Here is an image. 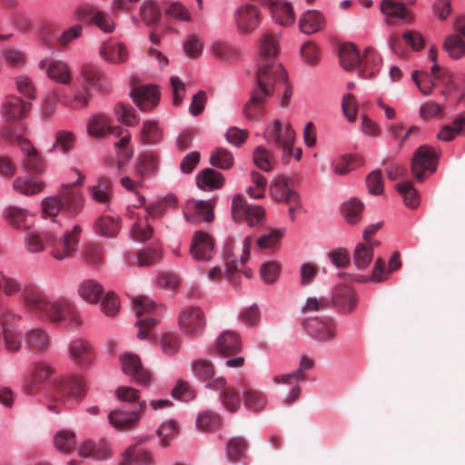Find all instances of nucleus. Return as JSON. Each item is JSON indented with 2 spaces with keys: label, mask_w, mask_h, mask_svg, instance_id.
<instances>
[{
  "label": "nucleus",
  "mask_w": 465,
  "mask_h": 465,
  "mask_svg": "<svg viewBox=\"0 0 465 465\" xmlns=\"http://www.w3.org/2000/svg\"><path fill=\"white\" fill-rule=\"evenodd\" d=\"M279 33L265 32L260 38L258 70L256 73V86L251 94L250 100L243 107L244 115L251 120H257L264 114V104L272 97L276 90L283 88L282 105H288L291 91L286 85L287 74L282 64L276 63Z\"/></svg>",
  "instance_id": "1"
},
{
  "label": "nucleus",
  "mask_w": 465,
  "mask_h": 465,
  "mask_svg": "<svg viewBox=\"0 0 465 465\" xmlns=\"http://www.w3.org/2000/svg\"><path fill=\"white\" fill-rule=\"evenodd\" d=\"M69 300L64 298L52 299L40 287L34 283L25 285L23 304L33 316L51 323L64 321V312Z\"/></svg>",
  "instance_id": "2"
},
{
  "label": "nucleus",
  "mask_w": 465,
  "mask_h": 465,
  "mask_svg": "<svg viewBox=\"0 0 465 465\" xmlns=\"http://www.w3.org/2000/svg\"><path fill=\"white\" fill-rule=\"evenodd\" d=\"M104 73L94 64H84L80 66L77 80L80 86L73 94H64L61 102L64 105L79 110L86 108L91 99V89L96 87L104 79Z\"/></svg>",
  "instance_id": "3"
},
{
  "label": "nucleus",
  "mask_w": 465,
  "mask_h": 465,
  "mask_svg": "<svg viewBox=\"0 0 465 465\" xmlns=\"http://www.w3.org/2000/svg\"><path fill=\"white\" fill-rule=\"evenodd\" d=\"M295 135L291 124L288 123L282 126L279 120H275L264 132L267 142L282 152V161L285 163H288L292 157L297 161L302 158V148L293 146Z\"/></svg>",
  "instance_id": "4"
},
{
  "label": "nucleus",
  "mask_w": 465,
  "mask_h": 465,
  "mask_svg": "<svg viewBox=\"0 0 465 465\" xmlns=\"http://www.w3.org/2000/svg\"><path fill=\"white\" fill-rule=\"evenodd\" d=\"M134 310L138 318H141L135 325L139 328L137 337L141 340L145 339L151 329L156 326L160 320L157 317L158 312H162L163 306L154 303L146 296H138L133 300Z\"/></svg>",
  "instance_id": "5"
},
{
  "label": "nucleus",
  "mask_w": 465,
  "mask_h": 465,
  "mask_svg": "<svg viewBox=\"0 0 465 465\" xmlns=\"http://www.w3.org/2000/svg\"><path fill=\"white\" fill-rule=\"evenodd\" d=\"M81 232L82 228L79 225H74L72 231L65 232L59 238L50 237L47 245L50 248L51 255L58 261L73 257L77 250Z\"/></svg>",
  "instance_id": "6"
},
{
  "label": "nucleus",
  "mask_w": 465,
  "mask_h": 465,
  "mask_svg": "<svg viewBox=\"0 0 465 465\" xmlns=\"http://www.w3.org/2000/svg\"><path fill=\"white\" fill-rule=\"evenodd\" d=\"M77 173L79 178L76 182L64 185L59 191L62 213L70 218L77 216L84 207L83 194L75 187L83 185L84 175L78 172Z\"/></svg>",
  "instance_id": "7"
},
{
  "label": "nucleus",
  "mask_w": 465,
  "mask_h": 465,
  "mask_svg": "<svg viewBox=\"0 0 465 465\" xmlns=\"http://www.w3.org/2000/svg\"><path fill=\"white\" fill-rule=\"evenodd\" d=\"M86 394V386L84 379L78 375L63 378L57 383L56 399L64 404L80 402Z\"/></svg>",
  "instance_id": "8"
},
{
  "label": "nucleus",
  "mask_w": 465,
  "mask_h": 465,
  "mask_svg": "<svg viewBox=\"0 0 465 465\" xmlns=\"http://www.w3.org/2000/svg\"><path fill=\"white\" fill-rule=\"evenodd\" d=\"M146 409V401H141L133 410L117 409L108 415L110 424L119 431H127L134 429L139 422L142 414Z\"/></svg>",
  "instance_id": "9"
},
{
  "label": "nucleus",
  "mask_w": 465,
  "mask_h": 465,
  "mask_svg": "<svg viewBox=\"0 0 465 465\" xmlns=\"http://www.w3.org/2000/svg\"><path fill=\"white\" fill-rule=\"evenodd\" d=\"M271 194L278 202H285L289 205L292 221L295 219L294 212L300 207L299 196L292 189L291 181L284 176L276 177L270 187Z\"/></svg>",
  "instance_id": "10"
},
{
  "label": "nucleus",
  "mask_w": 465,
  "mask_h": 465,
  "mask_svg": "<svg viewBox=\"0 0 465 465\" xmlns=\"http://www.w3.org/2000/svg\"><path fill=\"white\" fill-rule=\"evenodd\" d=\"M437 153L427 145L420 146L411 161V173L418 181L425 179V173H433L436 171Z\"/></svg>",
  "instance_id": "11"
},
{
  "label": "nucleus",
  "mask_w": 465,
  "mask_h": 465,
  "mask_svg": "<svg viewBox=\"0 0 465 465\" xmlns=\"http://www.w3.org/2000/svg\"><path fill=\"white\" fill-rule=\"evenodd\" d=\"M234 21L236 28L241 34L250 35L259 27L262 15L255 5L246 4L237 8Z\"/></svg>",
  "instance_id": "12"
},
{
  "label": "nucleus",
  "mask_w": 465,
  "mask_h": 465,
  "mask_svg": "<svg viewBox=\"0 0 465 465\" xmlns=\"http://www.w3.org/2000/svg\"><path fill=\"white\" fill-rule=\"evenodd\" d=\"M179 325L188 336H198L205 328L206 321L203 312L199 307H187L179 316Z\"/></svg>",
  "instance_id": "13"
},
{
  "label": "nucleus",
  "mask_w": 465,
  "mask_h": 465,
  "mask_svg": "<svg viewBox=\"0 0 465 465\" xmlns=\"http://www.w3.org/2000/svg\"><path fill=\"white\" fill-rule=\"evenodd\" d=\"M214 245L210 234L203 231H196L191 240L189 253L194 261L208 262L215 253Z\"/></svg>",
  "instance_id": "14"
},
{
  "label": "nucleus",
  "mask_w": 465,
  "mask_h": 465,
  "mask_svg": "<svg viewBox=\"0 0 465 465\" xmlns=\"http://www.w3.org/2000/svg\"><path fill=\"white\" fill-rule=\"evenodd\" d=\"M306 332L313 339L326 342L332 341L336 336L337 327L331 318L319 320L317 318L307 319L303 322Z\"/></svg>",
  "instance_id": "15"
},
{
  "label": "nucleus",
  "mask_w": 465,
  "mask_h": 465,
  "mask_svg": "<svg viewBox=\"0 0 465 465\" xmlns=\"http://www.w3.org/2000/svg\"><path fill=\"white\" fill-rule=\"evenodd\" d=\"M183 216L192 224H197L202 222L210 223L214 219L213 205L209 201H188L183 211Z\"/></svg>",
  "instance_id": "16"
},
{
  "label": "nucleus",
  "mask_w": 465,
  "mask_h": 465,
  "mask_svg": "<svg viewBox=\"0 0 465 465\" xmlns=\"http://www.w3.org/2000/svg\"><path fill=\"white\" fill-rule=\"evenodd\" d=\"M54 373V369L46 361H37L32 364L29 377L23 386V391L26 395H33L38 389V385L48 380Z\"/></svg>",
  "instance_id": "17"
},
{
  "label": "nucleus",
  "mask_w": 465,
  "mask_h": 465,
  "mask_svg": "<svg viewBox=\"0 0 465 465\" xmlns=\"http://www.w3.org/2000/svg\"><path fill=\"white\" fill-rule=\"evenodd\" d=\"M41 70L45 71L47 76L54 82L70 85L73 82V74L69 64L61 60H42L39 63Z\"/></svg>",
  "instance_id": "18"
},
{
  "label": "nucleus",
  "mask_w": 465,
  "mask_h": 465,
  "mask_svg": "<svg viewBox=\"0 0 465 465\" xmlns=\"http://www.w3.org/2000/svg\"><path fill=\"white\" fill-rule=\"evenodd\" d=\"M123 371L131 376L138 384L148 385L151 381V373L143 368L140 358L133 353H127L122 356Z\"/></svg>",
  "instance_id": "19"
},
{
  "label": "nucleus",
  "mask_w": 465,
  "mask_h": 465,
  "mask_svg": "<svg viewBox=\"0 0 465 465\" xmlns=\"http://www.w3.org/2000/svg\"><path fill=\"white\" fill-rule=\"evenodd\" d=\"M415 0H382L381 12L387 16L386 24L393 25V18H399L406 23L413 19L411 14L406 8L405 4H412Z\"/></svg>",
  "instance_id": "20"
},
{
  "label": "nucleus",
  "mask_w": 465,
  "mask_h": 465,
  "mask_svg": "<svg viewBox=\"0 0 465 465\" xmlns=\"http://www.w3.org/2000/svg\"><path fill=\"white\" fill-rule=\"evenodd\" d=\"M99 54L110 64H123L129 59V50L122 42L105 41L99 47Z\"/></svg>",
  "instance_id": "21"
},
{
  "label": "nucleus",
  "mask_w": 465,
  "mask_h": 465,
  "mask_svg": "<svg viewBox=\"0 0 465 465\" xmlns=\"http://www.w3.org/2000/svg\"><path fill=\"white\" fill-rule=\"evenodd\" d=\"M25 343L29 351L44 354L51 347V337L45 329L35 327L25 332Z\"/></svg>",
  "instance_id": "22"
},
{
  "label": "nucleus",
  "mask_w": 465,
  "mask_h": 465,
  "mask_svg": "<svg viewBox=\"0 0 465 465\" xmlns=\"http://www.w3.org/2000/svg\"><path fill=\"white\" fill-rule=\"evenodd\" d=\"M226 381L223 377H219L210 381L207 387L215 391L223 390L220 399L224 408L230 412H236L240 406L241 401L238 391L232 387H225Z\"/></svg>",
  "instance_id": "23"
},
{
  "label": "nucleus",
  "mask_w": 465,
  "mask_h": 465,
  "mask_svg": "<svg viewBox=\"0 0 465 465\" xmlns=\"http://www.w3.org/2000/svg\"><path fill=\"white\" fill-rule=\"evenodd\" d=\"M131 96L142 111H150L159 103L160 93L155 86L141 85L131 92Z\"/></svg>",
  "instance_id": "24"
},
{
  "label": "nucleus",
  "mask_w": 465,
  "mask_h": 465,
  "mask_svg": "<svg viewBox=\"0 0 465 465\" xmlns=\"http://www.w3.org/2000/svg\"><path fill=\"white\" fill-rule=\"evenodd\" d=\"M162 16V9L155 0H143L138 9V17L132 16L135 25L142 23L146 27L153 28Z\"/></svg>",
  "instance_id": "25"
},
{
  "label": "nucleus",
  "mask_w": 465,
  "mask_h": 465,
  "mask_svg": "<svg viewBox=\"0 0 465 465\" xmlns=\"http://www.w3.org/2000/svg\"><path fill=\"white\" fill-rule=\"evenodd\" d=\"M16 143L25 157L23 160L24 167L35 173H43L44 161L31 143L20 135L17 136Z\"/></svg>",
  "instance_id": "26"
},
{
  "label": "nucleus",
  "mask_w": 465,
  "mask_h": 465,
  "mask_svg": "<svg viewBox=\"0 0 465 465\" xmlns=\"http://www.w3.org/2000/svg\"><path fill=\"white\" fill-rule=\"evenodd\" d=\"M70 355L73 361L80 367L85 368L92 364L94 353L89 341L76 339L70 343Z\"/></svg>",
  "instance_id": "27"
},
{
  "label": "nucleus",
  "mask_w": 465,
  "mask_h": 465,
  "mask_svg": "<svg viewBox=\"0 0 465 465\" xmlns=\"http://www.w3.org/2000/svg\"><path fill=\"white\" fill-rule=\"evenodd\" d=\"M332 303L342 313H351L358 303L356 292L348 286H340L333 293Z\"/></svg>",
  "instance_id": "28"
},
{
  "label": "nucleus",
  "mask_w": 465,
  "mask_h": 465,
  "mask_svg": "<svg viewBox=\"0 0 465 465\" xmlns=\"http://www.w3.org/2000/svg\"><path fill=\"white\" fill-rule=\"evenodd\" d=\"M159 166V156L157 153L146 151L142 153L135 163V172L141 179L150 178L156 174Z\"/></svg>",
  "instance_id": "29"
},
{
  "label": "nucleus",
  "mask_w": 465,
  "mask_h": 465,
  "mask_svg": "<svg viewBox=\"0 0 465 465\" xmlns=\"http://www.w3.org/2000/svg\"><path fill=\"white\" fill-rule=\"evenodd\" d=\"M215 351L226 357L239 352L242 349V342L239 335L232 331L222 332L215 342Z\"/></svg>",
  "instance_id": "30"
},
{
  "label": "nucleus",
  "mask_w": 465,
  "mask_h": 465,
  "mask_svg": "<svg viewBox=\"0 0 465 465\" xmlns=\"http://www.w3.org/2000/svg\"><path fill=\"white\" fill-rule=\"evenodd\" d=\"M30 108V103L24 102L15 95H9L3 104L2 113L7 120H16L25 117Z\"/></svg>",
  "instance_id": "31"
},
{
  "label": "nucleus",
  "mask_w": 465,
  "mask_h": 465,
  "mask_svg": "<svg viewBox=\"0 0 465 465\" xmlns=\"http://www.w3.org/2000/svg\"><path fill=\"white\" fill-rule=\"evenodd\" d=\"M87 129L92 136L100 137L106 133L121 135L123 130L120 127H112L110 121L104 114H98L94 115L88 122Z\"/></svg>",
  "instance_id": "32"
},
{
  "label": "nucleus",
  "mask_w": 465,
  "mask_h": 465,
  "mask_svg": "<svg viewBox=\"0 0 465 465\" xmlns=\"http://www.w3.org/2000/svg\"><path fill=\"white\" fill-rule=\"evenodd\" d=\"M325 26V19L322 13L310 10L302 15L299 20L301 32L312 35L322 30Z\"/></svg>",
  "instance_id": "33"
},
{
  "label": "nucleus",
  "mask_w": 465,
  "mask_h": 465,
  "mask_svg": "<svg viewBox=\"0 0 465 465\" xmlns=\"http://www.w3.org/2000/svg\"><path fill=\"white\" fill-rule=\"evenodd\" d=\"M91 197L96 203L108 204L113 194V181L102 175L97 178L96 183L89 187Z\"/></svg>",
  "instance_id": "34"
},
{
  "label": "nucleus",
  "mask_w": 465,
  "mask_h": 465,
  "mask_svg": "<svg viewBox=\"0 0 465 465\" xmlns=\"http://www.w3.org/2000/svg\"><path fill=\"white\" fill-rule=\"evenodd\" d=\"M224 176L212 168L202 170L196 176L197 186L202 190L220 189L223 186Z\"/></svg>",
  "instance_id": "35"
},
{
  "label": "nucleus",
  "mask_w": 465,
  "mask_h": 465,
  "mask_svg": "<svg viewBox=\"0 0 465 465\" xmlns=\"http://www.w3.org/2000/svg\"><path fill=\"white\" fill-rule=\"evenodd\" d=\"M271 15L278 25L288 26L295 20L294 11L290 3L277 0L270 7Z\"/></svg>",
  "instance_id": "36"
},
{
  "label": "nucleus",
  "mask_w": 465,
  "mask_h": 465,
  "mask_svg": "<svg viewBox=\"0 0 465 465\" xmlns=\"http://www.w3.org/2000/svg\"><path fill=\"white\" fill-rule=\"evenodd\" d=\"M7 222L17 229H29L34 223V216L28 211L11 206L5 212Z\"/></svg>",
  "instance_id": "37"
},
{
  "label": "nucleus",
  "mask_w": 465,
  "mask_h": 465,
  "mask_svg": "<svg viewBox=\"0 0 465 465\" xmlns=\"http://www.w3.org/2000/svg\"><path fill=\"white\" fill-rule=\"evenodd\" d=\"M44 182L35 177H18L13 183L15 192L25 195H34L44 190Z\"/></svg>",
  "instance_id": "38"
},
{
  "label": "nucleus",
  "mask_w": 465,
  "mask_h": 465,
  "mask_svg": "<svg viewBox=\"0 0 465 465\" xmlns=\"http://www.w3.org/2000/svg\"><path fill=\"white\" fill-rule=\"evenodd\" d=\"M242 401L244 406L252 411H260L267 404L266 396L262 391L247 386L242 391Z\"/></svg>",
  "instance_id": "39"
},
{
  "label": "nucleus",
  "mask_w": 465,
  "mask_h": 465,
  "mask_svg": "<svg viewBox=\"0 0 465 465\" xmlns=\"http://www.w3.org/2000/svg\"><path fill=\"white\" fill-rule=\"evenodd\" d=\"M248 442L243 437L231 438L226 444V457L231 462H238L246 458Z\"/></svg>",
  "instance_id": "40"
},
{
  "label": "nucleus",
  "mask_w": 465,
  "mask_h": 465,
  "mask_svg": "<svg viewBox=\"0 0 465 465\" xmlns=\"http://www.w3.org/2000/svg\"><path fill=\"white\" fill-rule=\"evenodd\" d=\"M340 63L346 70H352L360 64H362V58L353 44L347 43L341 46Z\"/></svg>",
  "instance_id": "41"
},
{
  "label": "nucleus",
  "mask_w": 465,
  "mask_h": 465,
  "mask_svg": "<svg viewBox=\"0 0 465 465\" xmlns=\"http://www.w3.org/2000/svg\"><path fill=\"white\" fill-rule=\"evenodd\" d=\"M79 295L90 303H96L104 292L103 287L94 280H85L78 287Z\"/></svg>",
  "instance_id": "42"
},
{
  "label": "nucleus",
  "mask_w": 465,
  "mask_h": 465,
  "mask_svg": "<svg viewBox=\"0 0 465 465\" xmlns=\"http://www.w3.org/2000/svg\"><path fill=\"white\" fill-rule=\"evenodd\" d=\"M381 59L374 49L369 47L365 49V54L362 58L364 69L361 71L363 78H371L374 76L378 71Z\"/></svg>",
  "instance_id": "43"
},
{
  "label": "nucleus",
  "mask_w": 465,
  "mask_h": 465,
  "mask_svg": "<svg viewBox=\"0 0 465 465\" xmlns=\"http://www.w3.org/2000/svg\"><path fill=\"white\" fill-rule=\"evenodd\" d=\"M95 232L104 237H115L120 231L118 219L111 216H102L94 223Z\"/></svg>",
  "instance_id": "44"
},
{
  "label": "nucleus",
  "mask_w": 465,
  "mask_h": 465,
  "mask_svg": "<svg viewBox=\"0 0 465 465\" xmlns=\"http://www.w3.org/2000/svg\"><path fill=\"white\" fill-rule=\"evenodd\" d=\"M443 48L453 59H460L465 56V41L457 33L451 34L445 38Z\"/></svg>",
  "instance_id": "45"
},
{
  "label": "nucleus",
  "mask_w": 465,
  "mask_h": 465,
  "mask_svg": "<svg viewBox=\"0 0 465 465\" xmlns=\"http://www.w3.org/2000/svg\"><path fill=\"white\" fill-rule=\"evenodd\" d=\"M3 337L5 348L8 352L15 353L20 351L22 335L15 328L7 326L6 322L4 323Z\"/></svg>",
  "instance_id": "46"
},
{
  "label": "nucleus",
  "mask_w": 465,
  "mask_h": 465,
  "mask_svg": "<svg viewBox=\"0 0 465 465\" xmlns=\"http://www.w3.org/2000/svg\"><path fill=\"white\" fill-rule=\"evenodd\" d=\"M162 139V131L158 123L153 120H147L143 124L141 130V141L143 144H156Z\"/></svg>",
  "instance_id": "47"
},
{
  "label": "nucleus",
  "mask_w": 465,
  "mask_h": 465,
  "mask_svg": "<svg viewBox=\"0 0 465 465\" xmlns=\"http://www.w3.org/2000/svg\"><path fill=\"white\" fill-rule=\"evenodd\" d=\"M341 210L346 222L354 224L360 221L363 204L360 200L351 198L349 201L342 203Z\"/></svg>",
  "instance_id": "48"
},
{
  "label": "nucleus",
  "mask_w": 465,
  "mask_h": 465,
  "mask_svg": "<svg viewBox=\"0 0 465 465\" xmlns=\"http://www.w3.org/2000/svg\"><path fill=\"white\" fill-rule=\"evenodd\" d=\"M233 163L232 153L224 148H217L210 155V163L216 168L228 170L232 168Z\"/></svg>",
  "instance_id": "49"
},
{
  "label": "nucleus",
  "mask_w": 465,
  "mask_h": 465,
  "mask_svg": "<svg viewBox=\"0 0 465 465\" xmlns=\"http://www.w3.org/2000/svg\"><path fill=\"white\" fill-rule=\"evenodd\" d=\"M372 258L373 250H371V245H366L361 242L356 245L353 253V263L358 269L363 270L368 267Z\"/></svg>",
  "instance_id": "50"
},
{
  "label": "nucleus",
  "mask_w": 465,
  "mask_h": 465,
  "mask_svg": "<svg viewBox=\"0 0 465 465\" xmlns=\"http://www.w3.org/2000/svg\"><path fill=\"white\" fill-rule=\"evenodd\" d=\"M153 457L144 450H128L121 465H152Z\"/></svg>",
  "instance_id": "51"
},
{
  "label": "nucleus",
  "mask_w": 465,
  "mask_h": 465,
  "mask_svg": "<svg viewBox=\"0 0 465 465\" xmlns=\"http://www.w3.org/2000/svg\"><path fill=\"white\" fill-rule=\"evenodd\" d=\"M79 455L84 458L92 457L95 460H104L109 456L107 448H103L91 440L84 441L79 448Z\"/></svg>",
  "instance_id": "52"
},
{
  "label": "nucleus",
  "mask_w": 465,
  "mask_h": 465,
  "mask_svg": "<svg viewBox=\"0 0 465 465\" xmlns=\"http://www.w3.org/2000/svg\"><path fill=\"white\" fill-rule=\"evenodd\" d=\"M160 438V445L166 448L170 445L179 433L178 426L174 420L163 422L156 431Z\"/></svg>",
  "instance_id": "53"
},
{
  "label": "nucleus",
  "mask_w": 465,
  "mask_h": 465,
  "mask_svg": "<svg viewBox=\"0 0 465 465\" xmlns=\"http://www.w3.org/2000/svg\"><path fill=\"white\" fill-rule=\"evenodd\" d=\"M75 143V135L73 132L67 130L58 131L55 134V141L53 150H59L63 153H66L72 150Z\"/></svg>",
  "instance_id": "54"
},
{
  "label": "nucleus",
  "mask_w": 465,
  "mask_h": 465,
  "mask_svg": "<svg viewBox=\"0 0 465 465\" xmlns=\"http://www.w3.org/2000/svg\"><path fill=\"white\" fill-rule=\"evenodd\" d=\"M220 424V416L211 411H204L201 412L196 419V425L198 429L203 431L213 430L218 428Z\"/></svg>",
  "instance_id": "55"
},
{
  "label": "nucleus",
  "mask_w": 465,
  "mask_h": 465,
  "mask_svg": "<svg viewBox=\"0 0 465 465\" xmlns=\"http://www.w3.org/2000/svg\"><path fill=\"white\" fill-rule=\"evenodd\" d=\"M114 114L119 122L127 125L134 126L139 123V117L135 111L128 105L118 103L114 107Z\"/></svg>",
  "instance_id": "56"
},
{
  "label": "nucleus",
  "mask_w": 465,
  "mask_h": 465,
  "mask_svg": "<svg viewBox=\"0 0 465 465\" xmlns=\"http://www.w3.org/2000/svg\"><path fill=\"white\" fill-rule=\"evenodd\" d=\"M397 190L402 195L406 206L410 208H416L418 206L417 192L411 182L405 181L398 183Z\"/></svg>",
  "instance_id": "57"
},
{
  "label": "nucleus",
  "mask_w": 465,
  "mask_h": 465,
  "mask_svg": "<svg viewBox=\"0 0 465 465\" xmlns=\"http://www.w3.org/2000/svg\"><path fill=\"white\" fill-rule=\"evenodd\" d=\"M2 59L4 63L14 68H20L25 64V54L18 49L7 48L2 52Z\"/></svg>",
  "instance_id": "58"
},
{
  "label": "nucleus",
  "mask_w": 465,
  "mask_h": 465,
  "mask_svg": "<svg viewBox=\"0 0 465 465\" xmlns=\"http://www.w3.org/2000/svg\"><path fill=\"white\" fill-rule=\"evenodd\" d=\"M75 435L73 431L61 430L54 437L56 449L63 452L71 451L75 446Z\"/></svg>",
  "instance_id": "59"
},
{
  "label": "nucleus",
  "mask_w": 465,
  "mask_h": 465,
  "mask_svg": "<svg viewBox=\"0 0 465 465\" xmlns=\"http://www.w3.org/2000/svg\"><path fill=\"white\" fill-rule=\"evenodd\" d=\"M389 270L385 267V262L381 258H378L373 265L371 274L370 276L363 277L362 282H372L380 283L389 279Z\"/></svg>",
  "instance_id": "60"
},
{
  "label": "nucleus",
  "mask_w": 465,
  "mask_h": 465,
  "mask_svg": "<svg viewBox=\"0 0 465 465\" xmlns=\"http://www.w3.org/2000/svg\"><path fill=\"white\" fill-rule=\"evenodd\" d=\"M82 33L83 25L80 24L74 25L67 28L57 39L58 48L60 50H64L74 39L80 37Z\"/></svg>",
  "instance_id": "61"
},
{
  "label": "nucleus",
  "mask_w": 465,
  "mask_h": 465,
  "mask_svg": "<svg viewBox=\"0 0 465 465\" xmlns=\"http://www.w3.org/2000/svg\"><path fill=\"white\" fill-rule=\"evenodd\" d=\"M153 227L150 225L149 221L145 220L144 223L137 221L132 226L131 235L134 240L138 242H145L153 235Z\"/></svg>",
  "instance_id": "62"
},
{
  "label": "nucleus",
  "mask_w": 465,
  "mask_h": 465,
  "mask_svg": "<svg viewBox=\"0 0 465 465\" xmlns=\"http://www.w3.org/2000/svg\"><path fill=\"white\" fill-rule=\"evenodd\" d=\"M193 373L201 380H208L214 374V368L206 360H197L192 363Z\"/></svg>",
  "instance_id": "63"
},
{
  "label": "nucleus",
  "mask_w": 465,
  "mask_h": 465,
  "mask_svg": "<svg viewBox=\"0 0 465 465\" xmlns=\"http://www.w3.org/2000/svg\"><path fill=\"white\" fill-rule=\"evenodd\" d=\"M160 346L163 353L173 355L179 351L181 341L177 334L165 333L160 340Z\"/></svg>",
  "instance_id": "64"
}]
</instances>
